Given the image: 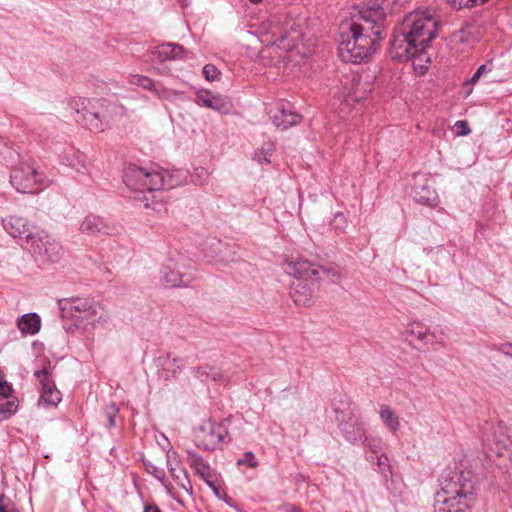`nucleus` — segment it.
I'll use <instances>...</instances> for the list:
<instances>
[{"instance_id": "1", "label": "nucleus", "mask_w": 512, "mask_h": 512, "mask_svg": "<svg viewBox=\"0 0 512 512\" xmlns=\"http://www.w3.org/2000/svg\"><path fill=\"white\" fill-rule=\"evenodd\" d=\"M438 17L426 10H415L403 19L399 29L393 34L390 47L392 59L408 57L409 49L428 44L438 35Z\"/></svg>"}, {"instance_id": "2", "label": "nucleus", "mask_w": 512, "mask_h": 512, "mask_svg": "<svg viewBox=\"0 0 512 512\" xmlns=\"http://www.w3.org/2000/svg\"><path fill=\"white\" fill-rule=\"evenodd\" d=\"M373 14L375 18L371 21L376 26L372 28V34L364 32L365 27L355 22L348 25L347 31L341 32L338 54L343 62L361 63L376 50L377 41L382 39V30L379 24L384 19V12L382 8L378 7L373 11Z\"/></svg>"}, {"instance_id": "3", "label": "nucleus", "mask_w": 512, "mask_h": 512, "mask_svg": "<svg viewBox=\"0 0 512 512\" xmlns=\"http://www.w3.org/2000/svg\"><path fill=\"white\" fill-rule=\"evenodd\" d=\"M58 305L62 318L74 321L77 328H104L110 320L106 307L94 299L64 298L58 301Z\"/></svg>"}, {"instance_id": "4", "label": "nucleus", "mask_w": 512, "mask_h": 512, "mask_svg": "<svg viewBox=\"0 0 512 512\" xmlns=\"http://www.w3.org/2000/svg\"><path fill=\"white\" fill-rule=\"evenodd\" d=\"M185 181L182 171H168L164 169H146L129 166L124 172L125 185L134 192L143 193L172 189Z\"/></svg>"}, {"instance_id": "5", "label": "nucleus", "mask_w": 512, "mask_h": 512, "mask_svg": "<svg viewBox=\"0 0 512 512\" xmlns=\"http://www.w3.org/2000/svg\"><path fill=\"white\" fill-rule=\"evenodd\" d=\"M12 186L20 193H38L43 190L45 176L39 172L33 161L22 162L14 167L10 173Z\"/></svg>"}, {"instance_id": "6", "label": "nucleus", "mask_w": 512, "mask_h": 512, "mask_svg": "<svg viewBox=\"0 0 512 512\" xmlns=\"http://www.w3.org/2000/svg\"><path fill=\"white\" fill-rule=\"evenodd\" d=\"M338 428L343 437L350 443L362 442L363 445L370 447V441L366 437V426L361 418L356 414V408L350 405L343 410L335 408Z\"/></svg>"}, {"instance_id": "7", "label": "nucleus", "mask_w": 512, "mask_h": 512, "mask_svg": "<svg viewBox=\"0 0 512 512\" xmlns=\"http://www.w3.org/2000/svg\"><path fill=\"white\" fill-rule=\"evenodd\" d=\"M282 268L288 275L295 278V280H310L313 277L321 279L322 277L330 278L331 280L339 279L340 274L334 269L324 266H316L308 260L301 258H291L284 261Z\"/></svg>"}, {"instance_id": "8", "label": "nucleus", "mask_w": 512, "mask_h": 512, "mask_svg": "<svg viewBox=\"0 0 512 512\" xmlns=\"http://www.w3.org/2000/svg\"><path fill=\"white\" fill-rule=\"evenodd\" d=\"M27 248L37 260L42 262H58L63 255L61 244L44 232L35 233Z\"/></svg>"}, {"instance_id": "9", "label": "nucleus", "mask_w": 512, "mask_h": 512, "mask_svg": "<svg viewBox=\"0 0 512 512\" xmlns=\"http://www.w3.org/2000/svg\"><path fill=\"white\" fill-rule=\"evenodd\" d=\"M227 437L228 430L224 424L207 420L196 432V443L205 450H215Z\"/></svg>"}, {"instance_id": "10", "label": "nucleus", "mask_w": 512, "mask_h": 512, "mask_svg": "<svg viewBox=\"0 0 512 512\" xmlns=\"http://www.w3.org/2000/svg\"><path fill=\"white\" fill-rule=\"evenodd\" d=\"M261 41L266 45H276L280 49H292L294 44L285 43L288 38L287 30L281 23L280 17H273L263 22L259 27Z\"/></svg>"}, {"instance_id": "11", "label": "nucleus", "mask_w": 512, "mask_h": 512, "mask_svg": "<svg viewBox=\"0 0 512 512\" xmlns=\"http://www.w3.org/2000/svg\"><path fill=\"white\" fill-rule=\"evenodd\" d=\"M90 100L78 98L71 102L72 107L82 115L84 125L91 131L102 132L108 125L109 121L99 111L89 108Z\"/></svg>"}, {"instance_id": "12", "label": "nucleus", "mask_w": 512, "mask_h": 512, "mask_svg": "<svg viewBox=\"0 0 512 512\" xmlns=\"http://www.w3.org/2000/svg\"><path fill=\"white\" fill-rule=\"evenodd\" d=\"M318 285L315 279L294 280L290 286V297L297 306H311L316 298Z\"/></svg>"}, {"instance_id": "13", "label": "nucleus", "mask_w": 512, "mask_h": 512, "mask_svg": "<svg viewBox=\"0 0 512 512\" xmlns=\"http://www.w3.org/2000/svg\"><path fill=\"white\" fill-rule=\"evenodd\" d=\"M411 195L416 202L426 205H432L437 198L435 189L424 174L413 176Z\"/></svg>"}, {"instance_id": "14", "label": "nucleus", "mask_w": 512, "mask_h": 512, "mask_svg": "<svg viewBox=\"0 0 512 512\" xmlns=\"http://www.w3.org/2000/svg\"><path fill=\"white\" fill-rule=\"evenodd\" d=\"M407 334L412 340L418 341L424 346L433 343H444L445 341V336L442 331L438 333L436 328L430 330V328L419 321L411 322L408 325Z\"/></svg>"}, {"instance_id": "15", "label": "nucleus", "mask_w": 512, "mask_h": 512, "mask_svg": "<svg viewBox=\"0 0 512 512\" xmlns=\"http://www.w3.org/2000/svg\"><path fill=\"white\" fill-rule=\"evenodd\" d=\"M4 229L13 238L25 239L27 244L34 238L30 222L21 216L11 215L2 219Z\"/></svg>"}, {"instance_id": "16", "label": "nucleus", "mask_w": 512, "mask_h": 512, "mask_svg": "<svg viewBox=\"0 0 512 512\" xmlns=\"http://www.w3.org/2000/svg\"><path fill=\"white\" fill-rule=\"evenodd\" d=\"M195 102L220 113L227 114L232 109L231 101L222 95L213 94L209 90H200L196 93Z\"/></svg>"}, {"instance_id": "17", "label": "nucleus", "mask_w": 512, "mask_h": 512, "mask_svg": "<svg viewBox=\"0 0 512 512\" xmlns=\"http://www.w3.org/2000/svg\"><path fill=\"white\" fill-rule=\"evenodd\" d=\"M395 60L398 62L411 61L414 72L418 75H424L428 70L431 58L428 53V46H419L416 49H409L408 57Z\"/></svg>"}, {"instance_id": "18", "label": "nucleus", "mask_w": 512, "mask_h": 512, "mask_svg": "<svg viewBox=\"0 0 512 512\" xmlns=\"http://www.w3.org/2000/svg\"><path fill=\"white\" fill-rule=\"evenodd\" d=\"M270 118L275 127L280 130H287L292 126L299 124L302 120V116L300 114L286 109L282 103L276 107Z\"/></svg>"}, {"instance_id": "19", "label": "nucleus", "mask_w": 512, "mask_h": 512, "mask_svg": "<svg viewBox=\"0 0 512 512\" xmlns=\"http://www.w3.org/2000/svg\"><path fill=\"white\" fill-rule=\"evenodd\" d=\"M48 370L41 369L34 373V376L42 384L41 399L49 405H57L61 401V394L53 383L48 381Z\"/></svg>"}, {"instance_id": "20", "label": "nucleus", "mask_w": 512, "mask_h": 512, "mask_svg": "<svg viewBox=\"0 0 512 512\" xmlns=\"http://www.w3.org/2000/svg\"><path fill=\"white\" fill-rule=\"evenodd\" d=\"M187 462L194 474L202 480H209L216 478V471L210 467V465L204 461V459L194 451H187Z\"/></svg>"}, {"instance_id": "21", "label": "nucleus", "mask_w": 512, "mask_h": 512, "mask_svg": "<svg viewBox=\"0 0 512 512\" xmlns=\"http://www.w3.org/2000/svg\"><path fill=\"white\" fill-rule=\"evenodd\" d=\"M464 485L454 490L456 496L450 497V512H469L474 501L472 492H465Z\"/></svg>"}, {"instance_id": "22", "label": "nucleus", "mask_w": 512, "mask_h": 512, "mask_svg": "<svg viewBox=\"0 0 512 512\" xmlns=\"http://www.w3.org/2000/svg\"><path fill=\"white\" fill-rule=\"evenodd\" d=\"M79 230L83 234L98 235L108 234L110 229L101 217L88 215L81 222Z\"/></svg>"}, {"instance_id": "23", "label": "nucleus", "mask_w": 512, "mask_h": 512, "mask_svg": "<svg viewBox=\"0 0 512 512\" xmlns=\"http://www.w3.org/2000/svg\"><path fill=\"white\" fill-rule=\"evenodd\" d=\"M17 326L22 334L35 335L40 331L41 319L37 313H27L18 319Z\"/></svg>"}, {"instance_id": "24", "label": "nucleus", "mask_w": 512, "mask_h": 512, "mask_svg": "<svg viewBox=\"0 0 512 512\" xmlns=\"http://www.w3.org/2000/svg\"><path fill=\"white\" fill-rule=\"evenodd\" d=\"M128 82L132 85L140 86L143 89L152 91L159 98H164L167 96L166 89L157 88L155 82L148 76L133 74L129 76Z\"/></svg>"}, {"instance_id": "25", "label": "nucleus", "mask_w": 512, "mask_h": 512, "mask_svg": "<svg viewBox=\"0 0 512 512\" xmlns=\"http://www.w3.org/2000/svg\"><path fill=\"white\" fill-rule=\"evenodd\" d=\"M182 53V46L173 43H164L158 45L155 49V54L161 62L178 59L182 56Z\"/></svg>"}, {"instance_id": "26", "label": "nucleus", "mask_w": 512, "mask_h": 512, "mask_svg": "<svg viewBox=\"0 0 512 512\" xmlns=\"http://www.w3.org/2000/svg\"><path fill=\"white\" fill-rule=\"evenodd\" d=\"M379 417L385 427L392 433H396L400 429V419L389 405L383 404L380 406Z\"/></svg>"}, {"instance_id": "27", "label": "nucleus", "mask_w": 512, "mask_h": 512, "mask_svg": "<svg viewBox=\"0 0 512 512\" xmlns=\"http://www.w3.org/2000/svg\"><path fill=\"white\" fill-rule=\"evenodd\" d=\"M166 491L178 502H182L185 495H192V482H164Z\"/></svg>"}, {"instance_id": "28", "label": "nucleus", "mask_w": 512, "mask_h": 512, "mask_svg": "<svg viewBox=\"0 0 512 512\" xmlns=\"http://www.w3.org/2000/svg\"><path fill=\"white\" fill-rule=\"evenodd\" d=\"M161 278L168 287H181L186 286L190 279H185V276L178 271L165 266L161 270Z\"/></svg>"}, {"instance_id": "29", "label": "nucleus", "mask_w": 512, "mask_h": 512, "mask_svg": "<svg viewBox=\"0 0 512 512\" xmlns=\"http://www.w3.org/2000/svg\"><path fill=\"white\" fill-rule=\"evenodd\" d=\"M18 409V400L15 396L0 399V421L10 418Z\"/></svg>"}, {"instance_id": "30", "label": "nucleus", "mask_w": 512, "mask_h": 512, "mask_svg": "<svg viewBox=\"0 0 512 512\" xmlns=\"http://www.w3.org/2000/svg\"><path fill=\"white\" fill-rule=\"evenodd\" d=\"M469 460L463 456L459 463L456 464L454 467V471L452 472V475L450 476V480H453L454 478H458V480H471V478L474 476L473 471L469 468Z\"/></svg>"}, {"instance_id": "31", "label": "nucleus", "mask_w": 512, "mask_h": 512, "mask_svg": "<svg viewBox=\"0 0 512 512\" xmlns=\"http://www.w3.org/2000/svg\"><path fill=\"white\" fill-rule=\"evenodd\" d=\"M193 374L196 378L201 380H207L209 377L216 381L219 378V373L214 372L213 369L209 366H200L193 369Z\"/></svg>"}, {"instance_id": "32", "label": "nucleus", "mask_w": 512, "mask_h": 512, "mask_svg": "<svg viewBox=\"0 0 512 512\" xmlns=\"http://www.w3.org/2000/svg\"><path fill=\"white\" fill-rule=\"evenodd\" d=\"M447 504H448V494L444 489H442L441 491L437 492L435 495V503H434L435 512H448Z\"/></svg>"}, {"instance_id": "33", "label": "nucleus", "mask_w": 512, "mask_h": 512, "mask_svg": "<svg viewBox=\"0 0 512 512\" xmlns=\"http://www.w3.org/2000/svg\"><path fill=\"white\" fill-rule=\"evenodd\" d=\"M330 225L336 233H343L346 230L348 223L345 215L342 212H337Z\"/></svg>"}, {"instance_id": "34", "label": "nucleus", "mask_w": 512, "mask_h": 512, "mask_svg": "<svg viewBox=\"0 0 512 512\" xmlns=\"http://www.w3.org/2000/svg\"><path fill=\"white\" fill-rule=\"evenodd\" d=\"M450 129L456 136H467L471 133L470 126L466 120L457 121Z\"/></svg>"}, {"instance_id": "35", "label": "nucleus", "mask_w": 512, "mask_h": 512, "mask_svg": "<svg viewBox=\"0 0 512 512\" xmlns=\"http://www.w3.org/2000/svg\"><path fill=\"white\" fill-rule=\"evenodd\" d=\"M144 465L149 474L154 476L157 480H164L165 473L162 467L152 463L151 461H144Z\"/></svg>"}, {"instance_id": "36", "label": "nucleus", "mask_w": 512, "mask_h": 512, "mask_svg": "<svg viewBox=\"0 0 512 512\" xmlns=\"http://www.w3.org/2000/svg\"><path fill=\"white\" fill-rule=\"evenodd\" d=\"M377 467L380 470L383 478L388 479L391 476L390 465L387 456L380 455L378 457Z\"/></svg>"}, {"instance_id": "37", "label": "nucleus", "mask_w": 512, "mask_h": 512, "mask_svg": "<svg viewBox=\"0 0 512 512\" xmlns=\"http://www.w3.org/2000/svg\"><path fill=\"white\" fill-rule=\"evenodd\" d=\"M170 476L174 480L187 479V471L183 468L180 463H176L175 466H171L169 469Z\"/></svg>"}, {"instance_id": "38", "label": "nucleus", "mask_w": 512, "mask_h": 512, "mask_svg": "<svg viewBox=\"0 0 512 512\" xmlns=\"http://www.w3.org/2000/svg\"><path fill=\"white\" fill-rule=\"evenodd\" d=\"M272 144L269 143L267 145V148H262L260 151H257L255 153V159L259 162V163H270V159H269V155H270V152L272 151Z\"/></svg>"}, {"instance_id": "39", "label": "nucleus", "mask_w": 512, "mask_h": 512, "mask_svg": "<svg viewBox=\"0 0 512 512\" xmlns=\"http://www.w3.org/2000/svg\"><path fill=\"white\" fill-rule=\"evenodd\" d=\"M203 74L208 81H214L218 78L220 72L214 65L207 64L203 68Z\"/></svg>"}, {"instance_id": "40", "label": "nucleus", "mask_w": 512, "mask_h": 512, "mask_svg": "<svg viewBox=\"0 0 512 512\" xmlns=\"http://www.w3.org/2000/svg\"><path fill=\"white\" fill-rule=\"evenodd\" d=\"M238 465L247 464L250 467L254 468L257 466V461L252 452H247L243 458L237 460Z\"/></svg>"}, {"instance_id": "41", "label": "nucleus", "mask_w": 512, "mask_h": 512, "mask_svg": "<svg viewBox=\"0 0 512 512\" xmlns=\"http://www.w3.org/2000/svg\"><path fill=\"white\" fill-rule=\"evenodd\" d=\"M117 408L114 404H111L110 407L107 410V418H108V426L114 427L115 426V417L117 414Z\"/></svg>"}, {"instance_id": "42", "label": "nucleus", "mask_w": 512, "mask_h": 512, "mask_svg": "<svg viewBox=\"0 0 512 512\" xmlns=\"http://www.w3.org/2000/svg\"><path fill=\"white\" fill-rule=\"evenodd\" d=\"M206 483L213 490V492L215 493V495L218 498H225L226 497L225 493H223V494L221 493L220 482H206Z\"/></svg>"}, {"instance_id": "43", "label": "nucleus", "mask_w": 512, "mask_h": 512, "mask_svg": "<svg viewBox=\"0 0 512 512\" xmlns=\"http://www.w3.org/2000/svg\"><path fill=\"white\" fill-rule=\"evenodd\" d=\"M487 1L488 0H460L459 5L464 4L466 7H475L485 4Z\"/></svg>"}, {"instance_id": "44", "label": "nucleus", "mask_w": 512, "mask_h": 512, "mask_svg": "<svg viewBox=\"0 0 512 512\" xmlns=\"http://www.w3.org/2000/svg\"><path fill=\"white\" fill-rule=\"evenodd\" d=\"M491 70H492V64L486 63V64L479 66L476 73L481 76L484 73L490 72Z\"/></svg>"}, {"instance_id": "45", "label": "nucleus", "mask_w": 512, "mask_h": 512, "mask_svg": "<svg viewBox=\"0 0 512 512\" xmlns=\"http://www.w3.org/2000/svg\"><path fill=\"white\" fill-rule=\"evenodd\" d=\"M511 347H512V344H510V343H505V344H502V345L498 348V350H499L500 352H502L503 354H505V355L511 356V354H512V353L509 351V349H510Z\"/></svg>"}, {"instance_id": "46", "label": "nucleus", "mask_w": 512, "mask_h": 512, "mask_svg": "<svg viewBox=\"0 0 512 512\" xmlns=\"http://www.w3.org/2000/svg\"><path fill=\"white\" fill-rule=\"evenodd\" d=\"M280 511L281 512H301L297 507L295 506H292V505H283L281 508H280Z\"/></svg>"}, {"instance_id": "47", "label": "nucleus", "mask_w": 512, "mask_h": 512, "mask_svg": "<svg viewBox=\"0 0 512 512\" xmlns=\"http://www.w3.org/2000/svg\"><path fill=\"white\" fill-rule=\"evenodd\" d=\"M161 438L163 440L158 441V444H160L162 446L163 451L170 449V443H169L168 439L164 435H161Z\"/></svg>"}, {"instance_id": "48", "label": "nucleus", "mask_w": 512, "mask_h": 512, "mask_svg": "<svg viewBox=\"0 0 512 512\" xmlns=\"http://www.w3.org/2000/svg\"><path fill=\"white\" fill-rule=\"evenodd\" d=\"M161 438L163 440L158 441V444H160L162 446L163 451L170 449V443H169L168 439L164 435H161Z\"/></svg>"}, {"instance_id": "49", "label": "nucleus", "mask_w": 512, "mask_h": 512, "mask_svg": "<svg viewBox=\"0 0 512 512\" xmlns=\"http://www.w3.org/2000/svg\"><path fill=\"white\" fill-rule=\"evenodd\" d=\"M161 438L163 440L158 441V444H160L162 446L163 451L170 449V443H169L168 439L164 435H161Z\"/></svg>"}, {"instance_id": "50", "label": "nucleus", "mask_w": 512, "mask_h": 512, "mask_svg": "<svg viewBox=\"0 0 512 512\" xmlns=\"http://www.w3.org/2000/svg\"><path fill=\"white\" fill-rule=\"evenodd\" d=\"M287 35H288V38L287 40L285 41V43H291V44H294V47L292 49H286L287 51H292L295 47H296V38H299V35H296V37H293L289 34V32L287 31Z\"/></svg>"}, {"instance_id": "51", "label": "nucleus", "mask_w": 512, "mask_h": 512, "mask_svg": "<svg viewBox=\"0 0 512 512\" xmlns=\"http://www.w3.org/2000/svg\"><path fill=\"white\" fill-rule=\"evenodd\" d=\"M144 512H160L159 508L155 505H147Z\"/></svg>"}, {"instance_id": "52", "label": "nucleus", "mask_w": 512, "mask_h": 512, "mask_svg": "<svg viewBox=\"0 0 512 512\" xmlns=\"http://www.w3.org/2000/svg\"><path fill=\"white\" fill-rule=\"evenodd\" d=\"M480 78V75H478L476 72L474 73V75L471 77V80L470 82L472 84H474L478 79Z\"/></svg>"}, {"instance_id": "53", "label": "nucleus", "mask_w": 512, "mask_h": 512, "mask_svg": "<svg viewBox=\"0 0 512 512\" xmlns=\"http://www.w3.org/2000/svg\"><path fill=\"white\" fill-rule=\"evenodd\" d=\"M250 1H251L252 3H254V4H257V3L261 2L262 0H250Z\"/></svg>"}, {"instance_id": "54", "label": "nucleus", "mask_w": 512, "mask_h": 512, "mask_svg": "<svg viewBox=\"0 0 512 512\" xmlns=\"http://www.w3.org/2000/svg\"><path fill=\"white\" fill-rule=\"evenodd\" d=\"M363 19L366 20L367 22L370 21L369 16H367V15H364Z\"/></svg>"}, {"instance_id": "55", "label": "nucleus", "mask_w": 512, "mask_h": 512, "mask_svg": "<svg viewBox=\"0 0 512 512\" xmlns=\"http://www.w3.org/2000/svg\"><path fill=\"white\" fill-rule=\"evenodd\" d=\"M510 357L512 358V353H511V356H510Z\"/></svg>"}]
</instances>
